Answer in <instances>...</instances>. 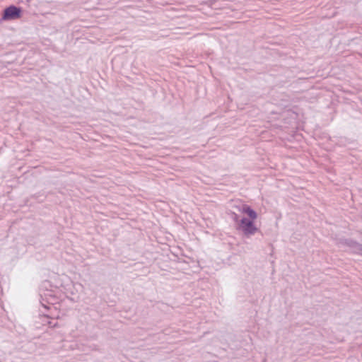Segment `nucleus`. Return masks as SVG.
Returning <instances> with one entry per match:
<instances>
[{
	"label": "nucleus",
	"instance_id": "f257e3e1",
	"mask_svg": "<svg viewBox=\"0 0 362 362\" xmlns=\"http://www.w3.org/2000/svg\"><path fill=\"white\" fill-rule=\"evenodd\" d=\"M23 13V10L21 7L11 4L2 11L0 23L3 21H11L19 19L22 17Z\"/></svg>",
	"mask_w": 362,
	"mask_h": 362
},
{
	"label": "nucleus",
	"instance_id": "f03ea898",
	"mask_svg": "<svg viewBox=\"0 0 362 362\" xmlns=\"http://www.w3.org/2000/svg\"><path fill=\"white\" fill-rule=\"evenodd\" d=\"M238 230L241 231L245 237L249 238L257 232H260L255 226V221L247 220L246 217H242L239 221V225L235 226Z\"/></svg>",
	"mask_w": 362,
	"mask_h": 362
},
{
	"label": "nucleus",
	"instance_id": "7ed1b4c3",
	"mask_svg": "<svg viewBox=\"0 0 362 362\" xmlns=\"http://www.w3.org/2000/svg\"><path fill=\"white\" fill-rule=\"evenodd\" d=\"M337 245L347 247L351 253L362 256V244L352 238H339L337 240Z\"/></svg>",
	"mask_w": 362,
	"mask_h": 362
},
{
	"label": "nucleus",
	"instance_id": "20e7f679",
	"mask_svg": "<svg viewBox=\"0 0 362 362\" xmlns=\"http://www.w3.org/2000/svg\"><path fill=\"white\" fill-rule=\"evenodd\" d=\"M239 211L246 214L248 218L247 220L255 221L257 218V213L248 204H242L241 206L238 207Z\"/></svg>",
	"mask_w": 362,
	"mask_h": 362
},
{
	"label": "nucleus",
	"instance_id": "39448f33",
	"mask_svg": "<svg viewBox=\"0 0 362 362\" xmlns=\"http://www.w3.org/2000/svg\"><path fill=\"white\" fill-rule=\"evenodd\" d=\"M44 296L45 297H49V299L47 300V303L49 304H54L57 302L58 298L56 296L55 294L53 293L52 291H47V293H44Z\"/></svg>",
	"mask_w": 362,
	"mask_h": 362
},
{
	"label": "nucleus",
	"instance_id": "423d86ee",
	"mask_svg": "<svg viewBox=\"0 0 362 362\" xmlns=\"http://www.w3.org/2000/svg\"><path fill=\"white\" fill-rule=\"evenodd\" d=\"M228 214L230 216V218L235 223L236 226L239 225L240 218L238 214L231 211L228 212Z\"/></svg>",
	"mask_w": 362,
	"mask_h": 362
},
{
	"label": "nucleus",
	"instance_id": "0eeeda50",
	"mask_svg": "<svg viewBox=\"0 0 362 362\" xmlns=\"http://www.w3.org/2000/svg\"><path fill=\"white\" fill-rule=\"evenodd\" d=\"M42 303V305L44 306V308H48V307H47L45 305H44L42 303Z\"/></svg>",
	"mask_w": 362,
	"mask_h": 362
},
{
	"label": "nucleus",
	"instance_id": "6e6552de",
	"mask_svg": "<svg viewBox=\"0 0 362 362\" xmlns=\"http://www.w3.org/2000/svg\"><path fill=\"white\" fill-rule=\"evenodd\" d=\"M30 0H28V1H30Z\"/></svg>",
	"mask_w": 362,
	"mask_h": 362
}]
</instances>
